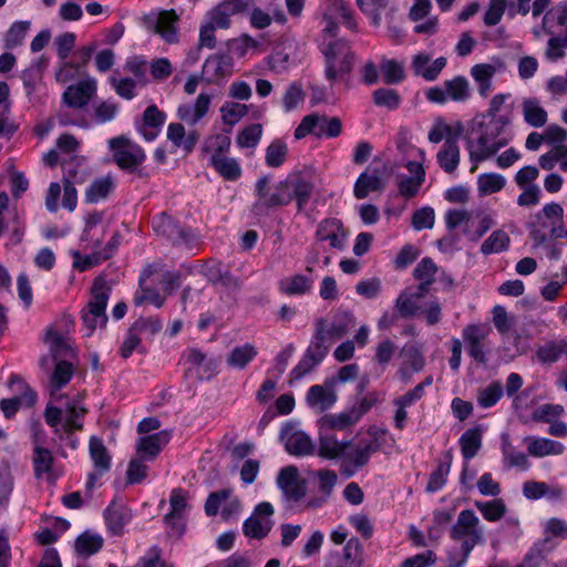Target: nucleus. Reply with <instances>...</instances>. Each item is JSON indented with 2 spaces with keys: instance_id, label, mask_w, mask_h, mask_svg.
<instances>
[{
  "instance_id": "obj_46",
  "label": "nucleus",
  "mask_w": 567,
  "mask_h": 567,
  "mask_svg": "<svg viewBox=\"0 0 567 567\" xmlns=\"http://www.w3.org/2000/svg\"><path fill=\"white\" fill-rule=\"evenodd\" d=\"M511 238L503 229L494 230L481 245V252L485 256L499 254L509 248Z\"/></svg>"
},
{
  "instance_id": "obj_15",
  "label": "nucleus",
  "mask_w": 567,
  "mask_h": 567,
  "mask_svg": "<svg viewBox=\"0 0 567 567\" xmlns=\"http://www.w3.org/2000/svg\"><path fill=\"white\" fill-rule=\"evenodd\" d=\"M274 507L268 502L259 503L254 513L244 522L243 533L248 538L262 539L272 528Z\"/></svg>"
},
{
  "instance_id": "obj_29",
  "label": "nucleus",
  "mask_w": 567,
  "mask_h": 567,
  "mask_svg": "<svg viewBox=\"0 0 567 567\" xmlns=\"http://www.w3.org/2000/svg\"><path fill=\"white\" fill-rule=\"evenodd\" d=\"M165 121L166 114L155 104H152L147 106L143 113V123L140 127V132L146 141H153L157 137Z\"/></svg>"
},
{
  "instance_id": "obj_32",
  "label": "nucleus",
  "mask_w": 567,
  "mask_h": 567,
  "mask_svg": "<svg viewBox=\"0 0 567 567\" xmlns=\"http://www.w3.org/2000/svg\"><path fill=\"white\" fill-rule=\"evenodd\" d=\"M471 76L477 84L478 94L482 97H487L494 90L493 78L496 73V68L489 63H478L471 68Z\"/></svg>"
},
{
  "instance_id": "obj_25",
  "label": "nucleus",
  "mask_w": 567,
  "mask_h": 567,
  "mask_svg": "<svg viewBox=\"0 0 567 567\" xmlns=\"http://www.w3.org/2000/svg\"><path fill=\"white\" fill-rule=\"evenodd\" d=\"M282 436L286 440V450L295 456L310 455L315 452V444L311 437L302 431H292L291 427L282 430Z\"/></svg>"
},
{
  "instance_id": "obj_14",
  "label": "nucleus",
  "mask_w": 567,
  "mask_h": 567,
  "mask_svg": "<svg viewBox=\"0 0 567 567\" xmlns=\"http://www.w3.org/2000/svg\"><path fill=\"white\" fill-rule=\"evenodd\" d=\"M152 228L156 235L165 237L173 245H188L195 237L190 228L182 227L166 213L157 214L152 218Z\"/></svg>"
},
{
  "instance_id": "obj_26",
  "label": "nucleus",
  "mask_w": 567,
  "mask_h": 567,
  "mask_svg": "<svg viewBox=\"0 0 567 567\" xmlns=\"http://www.w3.org/2000/svg\"><path fill=\"white\" fill-rule=\"evenodd\" d=\"M564 209L558 203L546 204L534 218L538 221L543 219H554L550 225V237L555 239L567 238V228L564 225Z\"/></svg>"
},
{
  "instance_id": "obj_7",
  "label": "nucleus",
  "mask_w": 567,
  "mask_h": 567,
  "mask_svg": "<svg viewBox=\"0 0 567 567\" xmlns=\"http://www.w3.org/2000/svg\"><path fill=\"white\" fill-rule=\"evenodd\" d=\"M321 52L324 58V78L331 85L352 72L355 54L346 40L331 41Z\"/></svg>"
},
{
  "instance_id": "obj_33",
  "label": "nucleus",
  "mask_w": 567,
  "mask_h": 567,
  "mask_svg": "<svg viewBox=\"0 0 567 567\" xmlns=\"http://www.w3.org/2000/svg\"><path fill=\"white\" fill-rule=\"evenodd\" d=\"M209 165L214 168V171L228 182H236L243 175V169L239 162L227 155L225 156H210Z\"/></svg>"
},
{
  "instance_id": "obj_58",
  "label": "nucleus",
  "mask_w": 567,
  "mask_h": 567,
  "mask_svg": "<svg viewBox=\"0 0 567 567\" xmlns=\"http://www.w3.org/2000/svg\"><path fill=\"white\" fill-rule=\"evenodd\" d=\"M504 462L507 467H517L523 471L529 468L530 463L525 453L516 451L508 441H504L502 445Z\"/></svg>"
},
{
  "instance_id": "obj_16",
  "label": "nucleus",
  "mask_w": 567,
  "mask_h": 567,
  "mask_svg": "<svg viewBox=\"0 0 567 567\" xmlns=\"http://www.w3.org/2000/svg\"><path fill=\"white\" fill-rule=\"evenodd\" d=\"M179 18L174 9L163 10L159 13H151L143 18V25L159 34L166 42L174 43L177 41V22Z\"/></svg>"
},
{
  "instance_id": "obj_40",
  "label": "nucleus",
  "mask_w": 567,
  "mask_h": 567,
  "mask_svg": "<svg viewBox=\"0 0 567 567\" xmlns=\"http://www.w3.org/2000/svg\"><path fill=\"white\" fill-rule=\"evenodd\" d=\"M463 133L462 123L457 122L454 126L447 124L443 120H436L431 127L427 138L431 143L437 144L446 138H453V141H458V137Z\"/></svg>"
},
{
  "instance_id": "obj_20",
  "label": "nucleus",
  "mask_w": 567,
  "mask_h": 567,
  "mask_svg": "<svg viewBox=\"0 0 567 567\" xmlns=\"http://www.w3.org/2000/svg\"><path fill=\"white\" fill-rule=\"evenodd\" d=\"M95 92L96 81L87 79L69 85L62 94V100L69 107L82 109L89 104Z\"/></svg>"
},
{
  "instance_id": "obj_17",
  "label": "nucleus",
  "mask_w": 567,
  "mask_h": 567,
  "mask_svg": "<svg viewBox=\"0 0 567 567\" xmlns=\"http://www.w3.org/2000/svg\"><path fill=\"white\" fill-rule=\"evenodd\" d=\"M402 362L398 375L403 385H408L415 373L421 372L425 367L423 347L416 342H409L401 349Z\"/></svg>"
},
{
  "instance_id": "obj_18",
  "label": "nucleus",
  "mask_w": 567,
  "mask_h": 567,
  "mask_svg": "<svg viewBox=\"0 0 567 567\" xmlns=\"http://www.w3.org/2000/svg\"><path fill=\"white\" fill-rule=\"evenodd\" d=\"M188 494L183 488H174L169 496L171 511L164 516L165 524L178 535L184 532V518L189 508Z\"/></svg>"
},
{
  "instance_id": "obj_1",
  "label": "nucleus",
  "mask_w": 567,
  "mask_h": 567,
  "mask_svg": "<svg viewBox=\"0 0 567 567\" xmlns=\"http://www.w3.org/2000/svg\"><path fill=\"white\" fill-rule=\"evenodd\" d=\"M271 178L264 175L256 181L254 195L256 197L251 212L256 216H267L270 210L288 206L296 202L297 212L301 213L308 205L315 184L301 172H293L270 188Z\"/></svg>"
},
{
  "instance_id": "obj_43",
  "label": "nucleus",
  "mask_w": 567,
  "mask_h": 567,
  "mask_svg": "<svg viewBox=\"0 0 567 567\" xmlns=\"http://www.w3.org/2000/svg\"><path fill=\"white\" fill-rule=\"evenodd\" d=\"M383 182L377 174L363 172L359 175L353 187V195L357 199H363L372 192L381 190Z\"/></svg>"
},
{
  "instance_id": "obj_24",
  "label": "nucleus",
  "mask_w": 567,
  "mask_h": 567,
  "mask_svg": "<svg viewBox=\"0 0 567 567\" xmlns=\"http://www.w3.org/2000/svg\"><path fill=\"white\" fill-rule=\"evenodd\" d=\"M446 59L440 56L431 62V59L425 53H419L413 56L412 70L416 76L423 78L425 81H435L442 70L446 66Z\"/></svg>"
},
{
  "instance_id": "obj_49",
  "label": "nucleus",
  "mask_w": 567,
  "mask_h": 567,
  "mask_svg": "<svg viewBox=\"0 0 567 567\" xmlns=\"http://www.w3.org/2000/svg\"><path fill=\"white\" fill-rule=\"evenodd\" d=\"M32 463L34 476L41 478L52 472L53 455L50 450L37 445L33 449Z\"/></svg>"
},
{
  "instance_id": "obj_48",
  "label": "nucleus",
  "mask_w": 567,
  "mask_h": 567,
  "mask_svg": "<svg viewBox=\"0 0 567 567\" xmlns=\"http://www.w3.org/2000/svg\"><path fill=\"white\" fill-rule=\"evenodd\" d=\"M288 157V145L280 138L274 140L266 148L265 163L268 167L282 166Z\"/></svg>"
},
{
  "instance_id": "obj_55",
  "label": "nucleus",
  "mask_w": 567,
  "mask_h": 567,
  "mask_svg": "<svg viewBox=\"0 0 567 567\" xmlns=\"http://www.w3.org/2000/svg\"><path fill=\"white\" fill-rule=\"evenodd\" d=\"M444 462H440L436 470L430 475L426 491L435 493L443 488L446 483L447 475L451 470L452 456L450 453L446 454Z\"/></svg>"
},
{
  "instance_id": "obj_61",
  "label": "nucleus",
  "mask_w": 567,
  "mask_h": 567,
  "mask_svg": "<svg viewBox=\"0 0 567 567\" xmlns=\"http://www.w3.org/2000/svg\"><path fill=\"white\" fill-rule=\"evenodd\" d=\"M230 144L231 141L228 135L218 133L206 140L204 150L209 153L210 156L220 157L229 153Z\"/></svg>"
},
{
  "instance_id": "obj_2",
  "label": "nucleus",
  "mask_w": 567,
  "mask_h": 567,
  "mask_svg": "<svg viewBox=\"0 0 567 567\" xmlns=\"http://www.w3.org/2000/svg\"><path fill=\"white\" fill-rule=\"evenodd\" d=\"M350 233L342 220L336 217L323 218L315 231V241L308 247L306 270L312 272L322 260L323 266L331 264L329 250L343 251Z\"/></svg>"
},
{
  "instance_id": "obj_56",
  "label": "nucleus",
  "mask_w": 567,
  "mask_h": 567,
  "mask_svg": "<svg viewBox=\"0 0 567 567\" xmlns=\"http://www.w3.org/2000/svg\"><path fill=\"white\" fill-rule=\"evenodd\" d=\"M103 543L100 535L83 533L75 540V550L79 555L87 557L96 554L103 547Z\"/></svg>"
},
{
  "instance_id": "obj_52",
  "label": "nucleus",
  "mask_w": 567,
  "mask_h": 567,
  "mask_svg": "<svg viewBox=\"0 0 567 567\" xmlns=\"http://www.w3.org/2000/svg\"><path fill=\"white\" fill-rule=\"evenodd\" d=\"M474 504L487 522H497L506 513V505L501 498L488 502L476 501Z\"/></svg>"
},
{
  "instance_id": "obj_3",
  "label": "nucleus",
  "mask_w": 567,
  "mask_h": 567,
  "mask_svg": "<svg viewBox=\"0 0 567 567\" xmlns=\"http://www.w3.org/2000/svg\"><path fill=\"white\" fill-rule=\"evenodd\" d=\"M511 123V116L507 114L504 118H483L478 123L476 141L467 142L470 161L474 164L471 172L476 169L478 163L496 155L512 141Z\"/></svg>"
},
{
  "instance_id": "obj_38",
  "label": "nucleus",
  "mask_w": 567,
  "mask_h": 567,
  "mask_svg": "<svg viewBox=\"0 0 567 567\" xmlns=\"http://www.w3.org/2000/svg\"><path fill=\"white\" fill-rule=\"evenodd\" d=\"M313 280L305 275L296 274L279 282V290L287 296H303L310 293Z\"/></svg>"
},
{
  "instance_id": "obj_27",
  "label": "nucleus",
  "mask_w": 567,
  "mask_h": 567,
  "mask_svg": "<svg viewBox=\"0 0 567 567\" xmlns=\"http://www.w3.org/2000/svg\"><path fill=\"white\" fill-rule=\"evenodd\" d=\"M210 105V96L206 93H200L194 105L182 104L177 109V116L181 121L195 125L208 112Z\"/></svg>"
},
{
  "instance_id": "obj_30",
  "label": "nucleus",
  "mask_w": 567,
  "mask_h": 567,
  "mask_svg": "<svg viewBox=\"0 0 567 567\" xmlns=\"http://www.w3.org/2000/svg\"><path fill=\"white\" fill-rule=\"evenodd\" d=\"M63 198L62 206L73 212L78 204V192L74 186L75 183L82 182L81 177H78V172L72 167V163H63Z\"/></svg>"
},
{
  "instance_id": "obj_21",
  "label": "nucleus",
  "mask_w": 567,
  "mask_h": 567,
  "mask_svg": "<svg viewBox=\"0 0 567 567\" xmlns=\"http://www.w3.org/2000/svg\"><path fill=\"white\" fill-rule=\"evenodd\" d=\"M132 511L124 505L112 501L104 511V519L107 530L113 536H122L124 534L125 526L132 520Z\"/></svg>"
},
{
  "instance_id": "obj_13",
  "label": "nucleus",
  "mask_w": 567,
  "mask_h": 567,
  "mask_svg": "<svg viewBox=\"0 0 567 567\" xmlns=\"http://www.w3.org/2000/svg\"><path fill=\"white\" fill-rule=\"evenodd\" d=\"M127 140L124 136H117L110 140V147L113 151V158L116 165L131 173L136 172L140 177H147L138 166L145 161V153L142 148H126Z\"/></svg>"
},
{
  "instance_id": "obj_41",
  "label": "nucleus",
  "mask_w": 567,
  "mask_h": 567,
  "mask_svg": "<svg viewBox=\"0 0 567 567\" xmlns=\"http://www.w3.org/2000/svg\"><path fill=\"white\" fill-rule=\"evenodd\" d=\"M512 100L511 93H498L495 94L488 104L487 110L482 115L483 118H504V115L512 117L513 103H508Z\"/></svg>"
},
{
  "instance_id": "obj_11",
  "label": "nucleus",
  "mask_w": 567,
  "mask_h": 567,
  "mask_svg": "<svg viewBox=\"0 0 567 567\" xmlns=\"http://www.w3.org/2000/svg\"><path fill=\"white\" fill-rule=\"evenodd\" d=\"M182 360L185 369V378L189 380L209 381L218 373V360L208 355L198 348H187Z\"/></svg>"
},
{
  "instance_id": "obj_51",
  "label": "nucleus",
  "mask_w": 567,
  "mask_h": 567,
  "mask_svg": "<svg viewBox=\"0 0 567 567\" xmlns=\"http://www.w3.org/2000/svg\"><path fill=\"white\" fill-rule=\"evenodd\" d=\"M81 400H73L72 402H66L65 404V422L64 430L68 433L73 431H79L82 429V423L79 422L86 412V410L81 405Z\"/></svg>"
},
{
  "instance_id": "obj_36",
  "label": "nucleus",
  "mask_w": 567,
  "mask_h": 567,
  "mask_svg": "<svg viewBox=\"0 0 567 567\" xmlns=\"http://www.w3.org/2000/svg\"><path fill=\"white\" fill-rule=\"evenodd\" d=\"M355 326L354 313L350 310H338L331 322L328 321V334L332 340L342 339Z\"/></svg>"
},
{
  "instance_id": "obj_62",
  "label": "nucleus",
  "mask_w": 567,
  "mask_h": 567,
  "mask_svg": "<svg viewBox=\"0 0 567 567\" xmlns=\"http://www.w3.org/2000/svg\"><path fill=\"white\" fill-rule=\"evenodd\" d=\"M248 106L236 102H226L220 107L221 120L225 124L234 126L248 114Z\"/></svg>"
},
{
  "instance_id": "obj_45",
  "label": "nucleus",
  "mask_w": 567,
  "mask_h": 567,
  "mask_svg": "<svg viewBox=\"0 0 567 567\" xmlns=\"http://www.w3.org/2000/svg\"><path fill=\"white\" fill-rule=\"evenodd\" d=\"M449 100L454 102H465L471 97L470 83L463 75H457L443 83Z\"/></svg>"
},
{
  "instance_id": "obj_59",
  "label": "nucleus",
  "mask_w": 567,
  "mask_h": 567,
  "mask_svg": "<svg viewBox=\"0 0 567 567\" xmlns=\"http://www.w3.org/2000/svg\"><path fill=\"white\" fill-rule=\"evenodd\" d=\"M30 23L28 21H17L11 24L4 34V48L14 49L21 45L25 39Z\"/></svg>"
},
{
  "instance_id": "obj_50",
  "label": "nucleus",
  "mask_w": 567,
  "mask_h": 567,
  "mask_svg": "<svg viewBox=\"0 0 567 567\" xmlns=\"http://www.w3.org/2000/svg\"><path fill=\"white\" fill-rule=\"evenodd\" d=\"M342 559L346 567L363 566V546L359 538L351 537L346 542L342 553Z\"/></svg>"
},
{
  "instance_id": "obj_57",
  "label": "nucleus",
  "mask_w": 567,
  "mask_h": 567,
  "mask_svg": "<svg viewBox=\"0 0 567 567\" xmlns=\"http://www.w3.org/2000/svg\"><path fill=\"white\" fill-rule=\"evenodd\" d=\"M113 188V182L110 177H101L95 179L85 192V200L87 203H97L105 199Z\"/></svg>"
},
{
  "instance_id": "obj_47",
  "label": "nucleus",
  "mask_w": 567,
  "mask_h": 567,
  "mask_svg": "<svg viewBox=\"0 0 567 567\" xmlns=\"http://www.w3.org/2000/svg\"><path fill=\"white\" fill-rule=\"evenodd\" d=\"M380 73L382 75V81L388 85L399 84L405 79L403 64L393 59L383 58L381 60Z\"/></svg>"
},
{
  "instance_id": "obj_63",
  "label": "nucleus",
  "mask_w": 567,
  "mask_h": 567,
  "mask_svg": "<svg viewBox=\"0 0 567 567\" xmlns=\"http://www.w3.org/2000/svg\"><path fill=\"white\" fill-rule=\"evenodd\" d=\"M73 372L74 369L71 362L65 360L58 361L50 378L51 385L54 389H60L66 385L70 382Z\"/></svg>"
},
{
  "instance_id": "obj_31",
  "label": "nucleus",
  "mask_w": 567,
  "mask_h": 567,
  "mask_svg": "<svg viewBox=\"0 0 567 567\" xmlns=\"http://www.w3.org/2000/svg\"><path fill=\"white\" fill-rule=\"evenodd\" d=\"M436 161L439 166L446 173H454L461 161V151L457 141L453 138H446L442 147L436 154Z\"/></svg>"
},
{
  "instance_id": "obj_44",
  "label": "nucleus",
  "mask_w": 567,
  "mask_h": 567,
  "mask_svg": "<svg viewBox=\"0 0 567 567\" xmlns=\"http://www.w3.org/2000/svg\"><path fill=\"white\" fill-rule=\"evenodd\" d=\"M460 446L464 460H472L482 446V432L476 427L466 430L460 437Z\"/></svg>"
},
{
  "instance_id": "obj_8",
  "label": "nucleus",
  "mask_w": 567,
  "mask_h": 567,
  "mask_svg": "<svg viewBox=\"0 0 567 567\" xmlns=\"http://www.w3.org/2000/svg\"><path fill=\"white\" fill-rule=\"evenodd\" d=\"M110 292L111 288L106 285L104 279H94L90 301L81 312V319L86 329V337L92 336L97 327H105L107 322L106 307Z\"/></svg>"
},
{
  "instance_id": "obj_23",
  "label": "nucleus",
  "mask_w": 567,
  "mask_h": 567,
  "mask_svg": "<svg viewBox=\"0 0 567 567\" xmlns=\"http://www.w3.org/2000/svg\"><path fill=\"white\" fill-rule=\"evenodd\" d=\"M171 434L168 431H161L151 435L140 437L136 444V453L146 461H153L159 452L168 444Z\"/></svg>"
},
{
  "instance_id": "obj_53",
  "label": "nucleus",
  "mask_w": 567,
  "mask_h": 567,
  "mask_svg": "<svg viewBox=\"0 0 567 567\" xmlns=\"http://www.w3.org/2000/svg\"><path fill=\"white\" fill-rule=\"evenodd\" d=\"M373 103L377 106L385 107L389 111L398 110L402 103V99L396 90L380 87L372 93Z\"/></svg>"
},
{
  "instance_id": "obj_22",
  "label": "nucleus",
  "mask_w": 567,
  "mask_h": 567,
  "mask_svg": "<svg viewBox=\"0 0 567 567\" xmlns=\"http://www.w3.org/2000/svg\"><path fill=\"white\" fill-rule=\"evenodd\" d=\"M233 58L228 53L209 55L204 65L203 74L207 82L214 83L233 74Z\"/></svg>"
},
{
  "instance_id": "obj_9",
  "label": "nucleus",
  "mask_w": 567,
  "mask_h": 567,
  "mask_svg": "<svg viewBox=\"0 0 567 567\" xmlns=\"http://www.w3.org/2000/svg\"><path fill=\"white\" fill-rule=\"evenodd\" d=\"M378 399L373 393L362 396L351 409L337 414H324L318 420L320 431H344L368 413L377 403Z\"/></svg>"
},
{
  "instance_id": "obj_60",
  "label": "nucleus",
  "mask_w": 567,
  "mask_h": 567,
  "mask_svg": "<svg viewBox=\"0 0 567 567\" xmlns=\"http://www.w3.org/2000/svg\"><path fill=\"white\" fill-rule=\"evenodd\" d=\"M308 405L317 413L331 409L337 402L336 392H308Z\"/></svg>"
},
{
  "instance_id": "obj_4",
  "label": "nucleus",
  "mask_w": 567,
  "mask_h": 567,
  "mask_svg": "<svg viewBox=\"0 0 567 567\" xmlns=\"http://www.w3.org/2000/svg\"><path fill=\"white\" fill-rule=\"evenodd\" d=\"M384 434V430L371 426L365 432H359L354 440H347L349 445L341 458L343 473L352 476L365 466L371 456L381 449Z\"/></svg>"
},
{
  "instance_id": "obj_64",
  "label": "nucleus",
  "mask_w": 567,
  "mask_h": 567,
  "mask_svg": "<svg viewBox=\"0 0 567 567\" xmlns=\"http://www.w3.org/2000/svg\"><path fill=\"white\" fill-rule=\"evenodd\" d=\"M505 186V178L497 173H485L478 177V189L482 194H494Z\"/></svg>"
},
{
  "instance_id": "obj_37",
  "label": "nucleus",
  "mask_w": 567,
  "mask_h": 567,
  "mask_svg": "<svg viewBox=\"0 0 567 567\" xmlns=\"http://www.w3.org/2000/svg\"><path fill=\"white\" fill-rule=\"evenodd\" d=\"M89 452L94 470L100 475L105 474L111 467L112 457L103 441L99 437L92 436L89 443Z\"/></svg>"
},
{
  "instance_id": "obj_19",
  "label": "nucleus",
  "mask_w": 567,
  "mask_h": 567,
  "mask_svg": "<svg viewBox=\"0 0 567 567\" xmlns=\"http://www.w3.org/2000/svg\"><path fill=\"white\" fill-rule=\"evenodd\" d=\"M277 484L288 501L299 502L306 495V483L295 466L284 467L278 474Z\"/></svg>"
},
{
  "instance_id": "obj_12",
  "label": "nucleus",
  "mask_w": 567,
  "mask_h": 567,
  "mask_svg": "<svg viewBox=\"0 0 567 567\" xmlns=\"http://www.w3.org/2000/svg\"><path fill=\"white\" fill-rule=\"evenodd\" d=\"M491 328L484 324H467L462 330V338L467 354L478 363L487 362V353L489 352L491 343L488 336Z\"/></svg>"
},
{
  "instance_id": "obj_54",
  "label": "nucleus",
  "mask_w": 567,
  "mask_h": 567,
  "mask_svg": "<svg viewBox=\"0 0 567 567\" xmlns=\"http://www.w3.org/2000/svg\"><path fill=\"white\" fill-rule=\"evenodd\" d=\"M262 125L252 123L244 127L236 137V144L240 148H255L262 136Z\"/></svg>"
},
{
  "instance_id": "obj_34",
  "label": "nucleus",
  "mask_w": 567,
  "mask_h": 567,
  "mask_svg": "<svg viewBox=\"0 0 567 567\" xmlns=\"http://www.w3.org/2000/svg\"><path fill=\"white\" fill-rule=\"evenodd\" d=\"M258 355L257 348L249 342L234 347L226 357V363L235 370H244Z\"/></svg>"
},
{
  "instance_id": "obj_5",
  "label": "nucleus",
  "mask_w": 567,
  "mask_h": 567,
  "mask_svg": "<svg viewBox=\"0 0 567 567\" xmlns=\"http://www.w3.org/2000/svg\"><path fill=\"white\" fill-rule=\"evenodd\" d=\"M450 536L460 543L462 556L457 563L451 561L450 567H464L474 547L484 543L483 527L472 509L460 512L456 523L450 530Z\"/></svg>"
},
{
  "instance_id": "obj_35",
  "label": "nucleus",
  "mask_w": 567,
  "mask_h": 567,
  "mask_svg": "<svg viewBox=\"0 0 567 567\" xmlns=\"http://www.w3.org/2000/svg\"><path fill=\"white\" fill-rule=\"evenodd\" d=\"M522 114L525 123L532 127H543L548 120L547 111L536 97H526L523 100Z\"/></svg>"
},
{
  "instance_id": "obj_6",
  "label": "nucleus",
  "mask_w": 567,
  "mask_h": 567,
  "mask_svg": "<svg viewBox=\"0 0 567 567\" xmlns=\"http://www.w3.org/2000/svg\"><path fill=\"white\" fill-rule=\"evenodd\" d=\"M331 340L332 338L328 334V319L319 318L316 321L315 333L305 357L291 371L289 380L291 386L309 374L311 370L324 359Z\"/></svg>"
},
{
  "instance_id": "obj_10",
  "label": "nucleus",
  "mask_w": 567,
  "mask_h": 567,
  "mask_svg": "<svg viewBox=\"0 0 567 567\" xmlns=\"http://www.w3.org/2000/svg\"><path fill=\"white\" fill-rule=\"evenodd\" d=\"M342 132V122L339 117L327 115H319L312 113L306 115L299 125L296 127L293 135L296 140H302L307 135H315L316 137L336 138Z\"/></svg>"
},
{
  "instance_id": "obj_28",
  "label": "nucleus",
  "mask_w": 567,
  "mask_h": 567,
  "mask_svg": "<svg viewBox=\"0 0 567 567\" xmlns=\"http://www.w3.org/2000/svg\"><path fill=\"white\" fill-rule=\"evenodd\" d=\"M349 442L340 441L334 434L328 431H320L318 443V456L324 460H340L343 456L344 449Z\"/></svg>"
},
{
  "instance_id": "obj_42",
  "label": "nucleus",
  "mask_w": 567,
  "mask_h": 567,
  "mask_svg": "<svg viewBox=\"0 0 567 567\" xmlns=\"http://www.w3.org/2000/svg\"><path fill=\"white\" fill-rule=\"evenodd\" d=\"M152 275L151 269H144L143 272L140 276V288L142 293L134 296V305L141 306L144 302H150L156 308H161L165 302V297L162 296L156 289L150 288L145 286V280L147 277Z\"/></svg>"
},
{
  "instance_id": "obj_39",
  "label": "nucleus",
  "mask_w": 567,
  "mask_h": 567,
  "mask_svg": "<svg viewBox=\"0 0 567 567\" xmlns=\"http://www.w3.org/2000/svg\"><path fill=\"white\" fill-rule=\"evenodd\" d=\"M527 451L532 456L544 457L548 455H560L564 452V445L560 442L545 437H527Z\"/></svg>"
}]
</instances>
